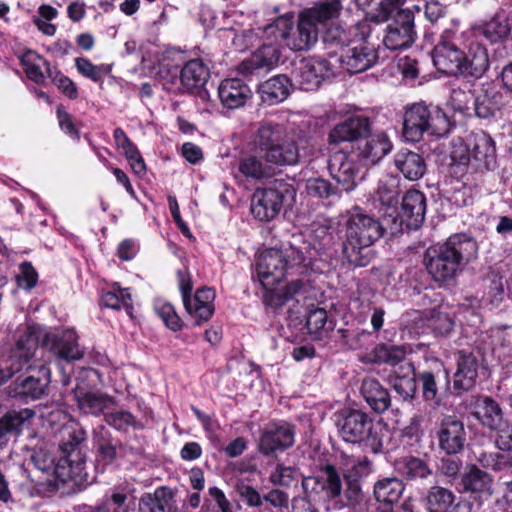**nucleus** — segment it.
<instances>
[{
  "label": "nucleus",
  "mask_w": 512,
  "mask_h": 512,
  "mask_svg": "<svg viewBox=\"0 0 512 512\" xmlns=\"http://www.w3.org/2000/svg\"><path fill=\"white\" fill-rule=\"evenodd\" d=\"M41 339L45 345L50 343L51 352L61 359L75 361L83 356L75 330L66 329L59 334L50 335L40 325H28L15 346L0 356V385L22 370L24 364L29 363Z\"/></svg>",
  "instance_id": "f257e3e1"
},
{
  "label": "nucleus",
  "mask_w": 512,
  "mask_h": 512,
  "mask_svg": "<svg viewBox=\"0 0 512 512\" xmlns=\"http://www.w3.org/2000/svg\"><path fill=\"white\" fill-rule=\"evenodd\" d=\"M323 475L303 477L301 485L309 505H321L326 512L340 511L359 504L362 499V486L356 479L343 480L337 468L330 463L319 467Z\"/></svg>",
  "instance_id": "f03ea898"
},
{
  "label": "nucleus",
  "mask_w": 512,
  "mask_h": 512,
  "mask_svg": "<svg viewBox=\"0 0 512 512\" xmlns=\"http://www.w3.org/2000/svg\"><path fill=\"white\" fill-rule=\"evenodd\" d=\"M477 254L476 240L466 233H456L445 242L430 246L424 254V263L435 281L444 282L456 276Z\"/></svg>",
  "instance_id": "7ed1b4c3"
},
{
  "label": "nucleus",
  "mask_w": 512,
  "mask_h": 512,
  "mask_svg": "<svg viewBox=\"0 0 512 512\" xmlns=\"http://www.w3.org/2000/svg\"><path fill=\"white\" fill-rule=\"evenodd\" d=\"M342 253L349 264L366 267L372 260L370 247L379 240L385 229L380 221L354 206L345 221Z\"/></svg>",
  "instance_id": "20e7f679"
},
{
  "label": "nucleus",
  "mask_w": 512,
  "mask_h": 512,
  "mask_svg": "<svg viewBox=\"0 0 512 512\" xmlns=\"http://www.w3.org/2000/svg\"><path fill=\"white\" fill-rule=\"evenodd\" d=\"M59 434V448L64 455L57 462L50 450L42 447L34 451L31 461L36 469L47 475L48 482L65 483L80 473L81 464L77 463L74 466L69 457L75 448L86 439V432L76 422L70 420L63 425Z\"/></svg>",
  "instance_id": "39448f33"
},
{
  "label": "nucleus",
  "mask_w": 512,
  "mask_h": 512,
  "mask_svg": "<svg viewBox=\"0 0 512 512\" xmlns=\"http://www.w3.org/2000/svg\"><path fill=\"white\" fill-rule=\"evenodd\" d=\"M453 127L454 123L438 106L418 102L404 109L402 132L407 141L418 142L425 134L443 137Z\"/></svg>",
  "instance_id": "423d86ee"
},
{
  "label": "nucleus",
  "mask_w": 512,
  "mask_h": 512,
  "mask_svg": "<svg viewBox=\"0 0 512 512\" xmlns=\"http://www.w3.org/2000/svg\"><path fill=\"white\" fill-rule=\"evenodd\" d=\"M258 147L268 163L276 166H293L299 163L298 142L281 124L262 121L258 127Z\"/></svg>",
  "instance_id": "0eeeda50"
},
{
  "label": "nucleus",
  "mask_w": 512,
  "mask_h": 512,
  "mask_svg": "<svg viewBox=\"0 0 512 512\" xmlns=\"http://www.w3.org/2000/svg\"><path fill=\"white\" fill-rule=\"evenodd\" d=\"M336 425L345 442L363 445L373 454L383 452L381 429L367 412L352 408L342 409L338 413Z\"/></svg>",
  "instance_id": "6e6552de"
},
{
  "label": "nucleus",
  "mask_w": 512,
  "mask_h": 512,
  "mask_svg": "<svg viewBox=\"0 0 512 512\" xmlns=\"http://www.w3.org/2000/svg\"><path fill=\"white\" fill-rule=\"evenodd\" d=\"M291 261L285 259L280 251L266 250L258 255V283L262 287L280 284L289 269H296L299 274L307 277L309 271H314V260L299 249H293L289 256Z\"/></svg>",
  "instance_id": "1a4fd4ad"
},
{
  "label": "nucleus",
  "mask_w": 512,
  "mask_h": 512,
  "mask_svg": "<svg viewBox=\"0 0 512 512\" xmlns=\"http://www.w3.org/2000/svg\"><path fill=\"white\" fill-rule=\"evenodd\" d=\"M318 32V27L301 12L295 29L292 13L279 16L264 27V34L273 40L281 39L293 51L309 50L317 42Z\"/></svg>",
  "instance_id": "9d476101"
},
{
  "label": "nucleus",
  "mask_w": 512,
  "mask_h": 512,
  "mask_svg": "<svg viewBox=\"0 0 512 512\" xmlns=\"http://www.w3.org/2000/svg\"><path fill=\"white\" fill-rule=\"evenodd\" d=\"M414 375L418 379V386L424 402L433 407L443 404V399L452 390L450 370L445 363L437 357H425L423 363L414 368Z\"/></svg>",
  "instance_id": "9b49d317"
},
{
  "label": "nucleus",
  "mask_w": 512,
  "mask_h": 512,
  "mask_svg": "<svg viewBox=\"0 0 512 512\" xmlns=\"http://www.w3.org/2000/svg\"><path fill=\"white\" fill-rule=\"evenodd\" d=\"M406 484L397 477L378 479L373 485V497L367 502V512H416V500L408 496L399 503Z\"/></svg>",
  "instance_id": "f8f14e48"
},
{
  "label": "nucleus",
  "mask_w": 512,
  "mask_h": 512,
  "mask_svg": "<svg viewBox=\"0 0 512 512\" xmlns=\"http://www.w3.org/2000/svg\"><path fill=\"white\" fill-rule=\"evenodd\" d=\"M487 369L485 353L480 347L459 350L456 354V370L451 377V395L462 397L470 392L476 386L479 371Z\"/></svg>",
  "instance_id": "ddd939ff"
},
{
  "label": "nucleus",
  "mask_w": 512,
  "mask_h": 512,
  "mask_svg": "<svg viewBox=\"0 0 512 512\" xmlns=\"http://www.w3.org/2000/svg\"><path fill=\"white\" fill-rule=\"evenodd\" d=\"M468 33L445 29L432 51L434 66L447 75L459 76L464 42Z\"/></svg>",
  "instance_id": "4468645a"
},
{
  "label": "nucleus",
  "mask_w": 512,
  "mask_h": 512,
  "mask_svg": "<svg viewBox=\"0 0 512 512\" xmlns=\"http://www.w3.org/2000/svg\"><path fill=\"white\" fill-rule=\"evenodd\" d=\"M295 190L293 186L284 180L275 179L266 187H258V218L270 221L274 219L285 204L290 205L294 200Z\"/></svg>",
  "instance_id": "2eb2a0df"
},
{
  "label": "nucleus",
  "mask_w": 512,
  "mask_h": 512,
  "mask_svg": "<svg viewBox=\"0 0 512 512\" xmlns=\"http://www.w3.org/2000/svg\"><path fill=\"white\" fill-rule=\"evenodd\" d=\"M296 428L286 421L270 422L258 438V452L266 456L277 457L295 443Z\"/></svg>",
  "instance_id": "dca6fc26"
},
{
  "label": "nucleus",
  "mask_w": 512,
  "mask_h": 512,
  "mask_svg": "<svg viewBox=\"0 0 512 512\" xmlns=\"http://www.w3.org/2000/svg\"><path fill=\"white\" fill-rule=\"evenodd\" d=\"M391 18L383 38L385 47L396 51L412 46L417 38L413 11L410 9L400 10Z\"/></svg>",
  "instance_id": "f3484780"
},
{
  "label": "nucleus",
  "mask_w": 512,
  "mask_h": 512,
  "mask_svg": "<svg viewBox=\"0 0 512 512\" xmlns=\"http://www.w3.org/2000/svg\"><path fill=\"white\" fill-rule=\"evenodd\" d=\"M459 76L469 81L481 79L489 70L491 61L487 47L468 33L464 42Z\"/></svg>",
  "instance_id": "a211bd4d"
},
{
  "label": "nucleus",
  "mask_w": 512,
  "mask_h": 512,
  "mask_svg": "<svg viewBox=\"0 0 512 512\" xmlns=\"http://www.w3.org/2000/svg\"><path fill=\"white\" fill-rule=\"evenodd\" d=\"M364 165L352 151L350 153L337 152L328 160V170L331 177L340 187L341 193H349L357 186V179Z\"/></svg>",
  "instance_id": "6ab92c4d"
},
{
  "label": "nucleus",
  "mask_w": 512,
  "mask_h": 512,
  "mask_svg": "<svg viewBox=\"0 0 512 512\" xmlns=\"http://www.w3.org/2000/svg\"><path fill=\"white\" fill-rule=\"evenodd\" d=\"M263 303L266 307L278 309L284 306L295 296H302L304 299L312 296L314 280L304 276L290 281L284 286L280 284L263 287Z\"/></svg>",
  "instance_id": "aec40b11"
},
{
  "label": "nucleus",
  "mask_w": 512,
  "mask_h": 512,
  "mask_svg": "<svg viewBox=\"0 0 512 512\" xmlns=\"http://www.w3.org/2000/svg\"><path fill=\"white\" fill-rule=\"evenodd\" d=\"M372 131V122L365 115H351L334 125L328 133L329 145H340L344 142H355L357 145Z\"/></svg>",
  "instance_id": "412c9836"
},
{
  "label": "nucleus",
  "mask_w": 512,
  "mask_h": 512,
  "mask_svg": "<svg viewBox=\"0 0 512 512\" xmlns=\"http://www.w3.org/2000/svg\"><path fill=\"white\" fill-rule=\"evenodd\" d=\"M464 423L456 415H444L438 423L436 438L440 452L459 454L466 443Z\"/></svg>",
  "instance_id": "4be33fe9"
},
{
  "label": "nucleus",
  "mask_w": 512,
  "mask_h": 512,
  "mask_svg": "<svg viewBox=\"0 0 512 512\" xmlns=\"http://www.w3.org/2000/svg\"><path fill=\"white\" fill-rule=\"evenodd\" d=\"M27 369L32 373L26 378L19 380L9 387V394L12 397H19L22 399H38L44 393L50 383V370L44 364L34 366L26 363Z\"/></svg>",
  "instance_id": "5701e85b"
},
{
  "label": "nucleus",
  "mask_w": 512,
  "mask_h": 512,
  "mask_svg": "<svg viewBox=\"0 0 512 512\" xmlns=\"http://www.w3.org/2000/svg\"><path fill=\"white\" fill-rule=\"evenodd\" d=\"M468 151L478 170H494L496 166V144L490 134L478 129L467 135Z\"/></svg>",
  "instance_id": "b1692460"
},
{
  "label": "nucleus",
  "mask_w": 512,
  "mask_h": 512,
  "mask_svg": "<svg viewBox=\"0 0 512 512\" xmlns=\"http://www.w3.org/2000/svg\"><path fill=\"white\" fill-rule=\"evenodd\" d=\"M378 58V51L361 35L356 43L341 54L338 61L348 73L357 74L374 66Z\"/></svg>",
  "instance_id": "393cba45"
},
{
  "label": "nucleus",
  "mask_w": 512,
  "mask_h": 512,
  "mask_svg": "<svg viewBox=\"0 0 512 512\" xmlns=\"http://www.w3.org/2000/svg\"><path fill=\"white\" fill-rule=\"evenodd\" d=\"M427 209L425 194L417 189H409L402 197L398 216L400 224L409 230H417L424 222Z\"/></svg>",
  "instance_id": "a878e982"
},
{
  "label": "nucleus",
  "mask_w": 512,
  "mask_h": 512,
  "mask_svg": "<svg viewBox=\"0 0 512 512\" xmlns=\"http://www.w3.org/2000/svg\"><path fill=\"white\" fill-rule=\"evenodd\" d=\"M363 141L364 143H359L352 152L355 153L356 157L364 166L379 163L393 148L392 141L384 132L376 134L370 133Z\"/></svg>",
  "instance_id": "bb28decb"
},
{
  "label": "nucleus",
  "mask_w": 512,
  "mask_h": 512,
  "mask_svg": "<svg viewBox=\"0 0 512 512\" xmlns=\"http://www.w3.org/2000/svg\"><path fill=\"white\" fill-rule=\"evenodd\" d=\"M362 34L357 26L332 25L323 34V44L329 57L340 58Z\"/></svg>",
  "instance_id": "cd10ccee"
},
{
  "label": "nucleus",
  "mask_w": 512,
  "mask_h": 512,
  "mask_svg": "<svg viewBox=\"0 0 512 512\" xmlns=\"http://www.w3.org/2000/svg\"><path fill=\"white\" fill-rule=\"evenodd\" d=\"M492 477L476 464H470L455 482V488L460 493H469L475 500L483 494L491 493Z\"/></svg>",
  "instance_id": "c85d7f7f"
},
{
  "label": "nucleus",
  "mask_w": 512,
  "mask_h": 512,
  "mask_svg": "<svg viewBox=\"0 0 512 512\" xmlns=\"http://www.w3.org/2000/svg\"><path fill=\"white\" fill-rule=\"evenodd\" d=\"M477 31L490 44H502L512 32V23L504 9L497 10L492 17L477 27Z\"/></svg>",
  "instance_id": "c756f323"
},
{
  "label": "nucleus",
  "mask_w": 512,
  "mask_h": 512,
  "mask_svg": "<svg viewBox=\"0 0 512 512\" xmlns=\"http://www.w3.org/2000/svg\"><path fill=\"white\" fill-rule=\"evenodd\" d=\"M218 95L222 105L228 109H237L252 98V90L239 78H229L221 81Z\"/></svg>",
  "instance_id": "7c9ffc66"
},
{
  "label": "nucleus",
  "mask_w": 512,
  "mask_h": 512,
  "mask_svg": "<svg viewBox=\"0 0 512 512\" xmlns=\"http://www.w3.org/2000/svg\"><path fill=\"white\" fill-rule=\"evenodd\" d=\"M393 163L396 170L409 181L421 179L427 171L424 156L419 152L407 148L400 149L395 153Z\"/></svg>",
  "instance_id": "2f4dec72"
},
{
  "label": "nucleus",
  "mask_w": 512,
  "mask_h": 512,
  "mask_svg": "<svg viewBox=\"0 0 512 512\" xmlns=\"http://www.w3.org/2000/svg\"><path fill=\"white\" fill-rule=\"evenodd\" d=\"M406 354L404 345L378 343L372 350L361 355L359 360L364 364L394 367L405 359Z\"/></svg>",
  "instance_id": "473e14b6"
},
{
  "label": "nucleus",
  "mask_w": 512,
  "mask_h": 512,
  "mask_svg": "<svg viewBox=\"0 0 512 512\" xmlns=\"http://www.w3.org/2000/svg\"><path fill=\"white\" fill-rule=\"evenodd\" d=\"M474 418L485 428H496L497 425L505 421L504 412L493 397L488 395H479L473 403Z\"/></svg>",
  "instance_id": "72a5a7b5"
},
{
  "label": "nucleus",
  "mask_w": 512,
  "mask_h": 512,
  "mask_svg": "<svg viewBox=\"0 0 512 512\" xmlns=\"http://www.w3.org/2000/svg\"><path fill=\"white\" fill-rule=\"evenodd\" d=\"M360 394L368 406L378 414L387 411L391 406V396L388 389L374 377H365L362 380Z\"/></svg>",
  "instance_id": "f704fd0d"
},
{
  "label": "nucleus",
  "mask_w": 512,
  "mask_h": 512,
  "mask_svg": "<svg viewBox=\"0 0 512 512\" xmlns=\"http://www.w3.org/2000/svg\"><path fill=\"white\" fill-rule=\"evenodd\" d=\"M215 292L210 288L198 289L193 298L185 297L184 306L188 314H190L200 324L211 318L214 312Z\"/></svg>",
  "instance_id": "c9c22d12"
},
{
  "label": "nucleus",
  "mask_w": 512,
  "mask_h": 512,
  "mask_svg": "<svg viewBox=\"0 0 512 512\" xmlns=\"http://www.w3.org/2000/svg\"><path fill=\"white\" fill-rule=\"evenodd\" d=\"M305 193L325 205H330L342 197L341 189L322 176H312L304 181Z\"/></svg>",
  "instance_id": "e433bc0d"
},
{
  "label": "nucleus",
  "mask_w": 512,
  "mask_h": 512,
  "mask_svg": "<svg viewBox=\"0 0 512 512\" xmlns=\"http://www.w3.org/2000/svg\"><path fill=\"white\" fill-rule=\"evenodd\" d=\"M73 397L79 411L86 415H99L112 404V399L107 395L87 391L80 384L74 389Z\"/></svg>",
  "instance_id": "4c0bfd02"
},
{
  "label": "nucleus",
  "mask_w": 512,
  "mask_h": 512,
  "mask_svg": "<svg viewBox=\"0 0 512 512\" xmlns=\"http://www.w3.org/2000/svg\"><path fill=\"white\" fill-rule=\"evenodd\" d=\"M395 471L402 477L401 480L415 482L427 479L432 475V469L428 462L420 457L403 456L395 462Z\"/></svg>",
  "instance_id": "58836bf2"
},
{
  "label": "nucleus",
  "mask_w": 512,
  "mask_h": 512,
  "mask_svg": "<svg viewBox=\"0 0 512 512\" xmlns=\"http://www.w3.org/2000/svg\"><path fill=\"white\" fill-rule=\"evenodd\" d=\"M290 80L286 75H275L258 85V94L262 103L275 105L284 101L289 95Z\"/></svg>",
  "instance_id": "ea45409f"
},
{
  "label": "nucleus",
  "mask_w": 512,
  "mask_h": 512,
  "mask_svg": "<svg viewBox=\"0 0 512 512\" xmlns=\"http://www.w3.org/2000/svg\"><path fill=\"white\" fill-rule=\"evenodd\" d=\"M35 412L31 409H22L10 412L0 419V446L5 444L11 435H17L31 425Z\"/></svg>",
  "instance_id": "a19ab883"
},
{
  "label": "nucleus",
  "mask_w": 512,
  "mask_h": 512,
  "mask_svg": "<svg viewBox=\"0 0 512 512\" xmlns=\"http://www.w3.org/2000/svg\"><path fill=\"white\" fill-rule=\"evenodd\" d=\"M407 0H355L360 8L372 6L368 12V19L374 23L388 21L398 11L403 10L402 6Z\"/></svg>",
  "instance_id": "79ce46f5"
},
{
  "label": "nucleus",
  "mask_w": 512,
  "mask_h": 512,
  "mask_svg": "<svg viewBox=\"0 0 512 512\" xmlns=\"http://www.w3.org/2000/svg\"><path fill=\"white\" fill-rule=\"evenodd\" d=\"M113 138L116 148L125 156L133 172L137 175H143L146 172L145 162L137 147L130 141L123 129L116 128Z\"/></svg>",
  "instance_id": "37998d69"
},
{
  "label": "nucleus",
  "mask_w": 512,
  "mask_h": 512,
  "mask_svg": "<svg viewBox=\"0 0 512 512\" xmlns=\"http://www.w3.org/2000/svg\"><path fill=\"white\" fill-rule=\"evenodd\" d=\"M455 501L454 492L439 485L431 486L424 497L427 512H452Z\"/></svg>",
  "instance_id": "c03bdc74"
},
{
  "label": "nucleus",
  "mask_w": 512,
  "mask_h": 512,
  "mask_svg": "<svg viewBox=\"0 0 512 512\" xmlns=\"http://www.w3.org/2000/svg\"><path fill=\"white\" fill-rule=\"evenodd\" d=\"M306 328L311 338L318 341L328 337L329 332L334 328V323L328 318L324 308L313 307L306 316Z\"/></svg>",
  "instance_id": "a18cd8bd"
},
{
  "label": "nucleus",
  "mask_w": 512,
  "mask_h": 512,
  "mask_svg": "<svg viewBox=\"0 0 512 512\" xmlns=\"http://www.w3.org/2000/svg\"><path fill=\"white\" fill-rule=\"evenodd\" d=\"M325 61H311L305 63L299 71L298 82L304 91H313L319 88L326 77Z\"/></svg>",
  "instance_id": "49530a36"
},
{
  "label": "nucleus",
  "mask_w": 512,
  "mask_h": 512,
  "mask_svg": "<svg viewBox=\"0 0 512 512\" xmlns=\"http://www.w3.org/2000/svg\"><path fill=\"white\" fill-rule=\"evenodd\" d=\"M342 10L340 0H324L306 8L301 13L306 16L316 27L327 21L337 18Z\"/></svg>",
  "instance_id": "de8ad7c7"
},
{
  "label": "nucleus",
  "mask_w": 512,
  "mask_h": 512,
  "mask_svg": "<svg viewBox=\"0 0 512 512\" xmlns=\"http://www.w3.org/2000/svg\"><path fill=\"white\" fill-rule=\"evenodd\" d=\"M209 73L201 60H191L181 69L180 80L187 90L202 87Z\"/></svg>",
  "instance_id": "09e8293b"
},
{
  "label": "nucleus",
  "mask_w": 512,
  "mask_h": 512,
  "mask_svg": "<svg viewBox=\"0 0 512 512\" xmlns=\"http://www.w3.org/2000/svg\"><path fill=\"white\" fill-rule=\"evenodd\" d=\"M502 96L498 92L485 93L475 96L473 103V109L475 115L480 119H491L494 118L497 112L500 111V100Z\"/></svg>",
  "instance_id": "8fccbe9b"
},
{
  "label": "nucleus",
  "mask_w": 512,
  "mask_h": 512,
  "mask_svg": "<svg viewBox=\"0 0 512 512\" xmlns=\"http://www.w3.org/2000/svg\"><path fill=\"white\" fill-rule=\"evenodd\" d=\"M262 37L265 38L267 42H264L258 47V70L266 68L270 70L277 66L280 59V50H279V42L281 39H275L268 37V35L264 34V30L262 31Z\"/></svg>",
  "instance_id": "3c124183"
},
{
  "label": "nucleus",
  "mask_w": 512,
  "mask_h": 512,
  "mask_svg": "<svg viewBox=\"0 0 512 512\" xmlns=\"http://www.w3.org/2000/svg\"><path fill=\"white\" fill-rule=\"evenodd\" d=\"M128 488L124 485L113 487L106 495L101 506L96 508V512H130L127 504Z\"/></svg>",
  "instance_id": "603ef678"
},
{
  "label": "nucleus",
  "mask_w": 512,
  "mask_h": 512,
  "mask_svg": "<svg viewBox=\"0 0 512 512\" xmlns=\"http://www.w3.org/2000/svg\"><path fill=\"white\" fill-rule=\"evenodd\" d=\"M101 304L111 309L125 308L128 313L132 310V299L128 289H122L118 283H114L110 290L101 296Z\"/></svg>",
  "instance_id": "864d4df0"
},
{
  "label": "nucleus",
  "mask_w": 512,
  "mask_h": 512,
  "mask_svg": "<svg viewBox=\"0 0 512 512\" xmlns=\"http://www.w3.org/2000/svg\"><path fill=\"white\" fill-rule=\"evenodd\" d=\"M21 62L29 79L36 83L44 81L43 68L47 66V63L39 54L27 51L22 55Z\"/></svg>",
  "instance_id": "5fc2aeb1"
},
{
  "label": "nucleus",
  "mask_w": 512,
  "mask_h": 512,
  "mask_svg": "<svg viewBox=\"0 0 512 512\" xmlns=\"http://www.w3.org/2000/svg\"><path fill=\"white\" fill-rule=\"evenodd\" d=\"M399 182L397 177H390L388 180L380 181L377 189L380 203L388 209H395L399 199Z\"/></svg>",
  "instance_id": "6e6d98bb"
},
{
  "label": "nucleus",
  "mask_w": 512,
  "mask_h": 512,
  "mask_svg": "<svg viewBox=\"0 0 512 512\" xmlns=\"http://www.w3.org/2000/svg\"><path fill=\"white\" fill-rule=\"evenodd\" d=\"M309 237L313 248L318 251L328 250L335 243L333 228L326 224L313 223Z\"/></svg>",
  "instance_id": "4d7b16f0"
},
{
  "label": "nucleus",
  "mask_w": 512,
  "mask_h": 512,
  "mask_svg": "<svg viewBox=\"0 0 512 512\" xmlns=\"http://www.w3.org/2000/svg\"><path fill=\"white\" fill-rule=\"evenodd\" d=\"M493 432L494 446L501 452H512V423L508 420L501 422L496 428H490Z\"/></svg>",
  "instance_id": "13d9d810"
},
{
  "label": "nucleus",
  "mask_w": 512,
  "mask_h": 512,
  "mask_svg": "<svg viewBox=\"0 0 512 512\" xmlns=\"http://www.w3.org/2000/svg\"><path fill=\"white\" fill-rule=\"evenodd\" d=\"M462 466L463 461L458 454H445V456L441 457L439 460L438 469L443 476L449 478L455 485V482L458 481L461 476L460 471Z\"/></svg>",
  "instance_id": "bf43d9fd"
},
{
  "label": "nucleus",
  "mask_w": 512,
  "mask_h": 512,
  "mask_svg": "<svg viewBox=\"0 0 512 512\" xmlns=\"http://www.w3.org/2000/svg\"><path fill=\"white\" fill-rule=\"evenodd\" d=\"M414 366L412 365V371L414 372ZM418 379L413 374L411 377L407 375L396 376L393 381V388L397 394H399L403 400L412 401L417 392Z\"/></svg>",
  "instance_id": "052dcab7"
},
{
  "label": "nucleus",
  "mask_w": 512,
  "mask_h": 512,
  "mask_svg": "<svg viewBox=\"0 0 512 512\" xmlns=\"http://www.w3.org/2000/svg\"><path fill=\"white\" fill-rule=\"evenodd\" d=\"M428 326L435 335L447 336L453 330L454 320L449 313L434 309L431 312Z\"/></svg>",
  "instance_id": "680f3d73"
},
{
  "label": "nucleus",
  "mask_w": 512,
  "mask_h": 512,
  "mask_svg": "<svg viewBox=\"0 0 512 512\" xmlns=\"http://www.w3.org/2000/svg\"><path fill=\"white\" fill-rule=\"evenodd\" d=\"M152 73L164 82V86L174 84L178 78V66L171 61L169 55H163L159 63L153 67Z\"/></svg>",
  "instance_id": "e2e57ef3"
},
{
  "label": "nucleus",
  "mask_w": 512,
  "mask_h": 512,
  "mask_svg": "<svg viewBox=\"0 0 512 512\" xmlns=\"http://www.w3.org/2000/svg\"><path fill=\"white\" fill-rule=\"evenodd\" d=\"M298 473L299 470L297 468L278 463L275 470L270 474L269 480L274 485L290 487L297 481Z\"/></svg>",
  "instance_id": "0e129e2a"
},
{
  "label": "nucleus",
  "mask_w": 512,
  "mask_h": 512,
  "mask_svg": "<svg viewBox=\"0 0 512 512\" xmlns=\"http://www.w3.org/2000/svg\"><path fill=\"white\" fill-rule=\"evenodd\" d=\"M485 282H488L487 285V295L492 304L500 303L504 298V284L502 276L495 271H490L486 278Z\"/></svg>",
  "instance_id": "69168bd1"
},
{
  "label": "nucleus",
  "mask_w": 512,
  "mask_h": 512,
  "mask_svg": "<svg viewBox=\"0 0 512 512\" xmlns=\"http://www.w3.org/2000/svg\"><path fill=\"white\" fill-rule=\"evenodd\" d=\"M155 311L169 329L173 331H178L181 329V320L171 304L165 302H157L155 304Z\"/></svg>",
  "instance_id": "338daca9"
},
{
  "label": "nucleus",
  "mask_w": 512,
  "mask_h": 512,
  "mask_svg": "<svg viewBox=\"0 0 512 512\" xmlns=\"http://www.w3.org/2000/svg\"><path fill=\"white\" fill-rule=\"evenodd\" d=\"M474 93L471 89L465 91L462 88H454L450 94V102L455 111L468 113L470 111V102L474 101Z\"/></svg>",
  "instance_id": "774afa93"
}]
</instances>
